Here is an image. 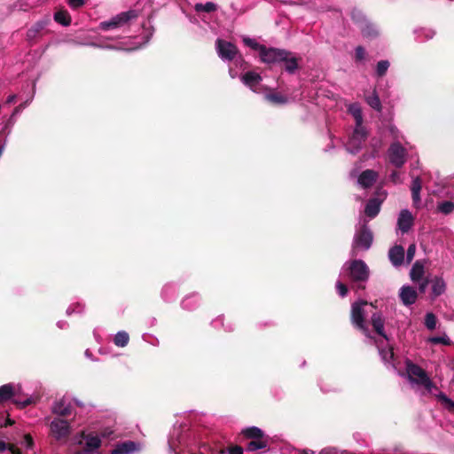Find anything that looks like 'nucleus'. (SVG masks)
<instances>
[{"instance_id": "f257e3e1", "label": "nucleus", "mask_w": 454, "mask_h": 454, "mask_svg": "<svg viewBox=\"0 0 454 454\" xmlns=\"http://www.w3.org/2000/svg\"><path fill=\"white\" fill-rule=\"evenodd\" d=\"M369 268L362 260L346 262L340 270V278H348L351 281L357 283L358 289L364 288L363 283L369 278Z\"/></svg>"}, {"instance_id": "f03ea898", "label": "nucleus", "mask_w": 454, "mask_h": 454, "mask_svg": "<svg viewBox=\"0 0 454 454\" xmlns=\"http://www.w3.org/2000/svg\"><path fill=\"white\" fill-rule=\"evenodd\" d=\"M372 240L373 236L367 226V222L361 218L354 235L350 252L351 256H356L358 251H367L371 247Z\"/></svg>"}, {"instance_id": "7ed1b4c3", "label": "nucleus", "mask_w": 454, "mask_h": 454, "mask_svg": "<svg viewBox=\"0 0 454 454\" xmlns=\"http://www.w3.org/2000/svg\"><path fill=\"white\" fill-rule=\"evenodd\" d=\"M34 446L32 436L25 434L20 439H14L12 443L0 441V454H35Z\"/></svg>"}, {"instance_id": "20e7f679", "label": "nucleus", "mask_w": 454, "mask_h": 454, "mask_svg": "<svg viewBox=\"0 0 454 454\" xmlns=\"http://www.w3.org/2000/svg\"><path fill=\"white\" fill-rule=\"evenodd\" d=\"M406 372L411 384L423 387L427 393H432L436 388L426 371L411 361L406 362Z\"/></svg>"}, {"instance_id": "39448f33", "label": "nucleus", "mask_w": 454, "mask_h": 454, "mask_svg": "<svg viewBox=\"0 0 454 454\" xmlns=\"http://www.w3.org/2000/svg\"><path fill=\"white\" fill-rule=\"evenodd\" d=\"M138 17V12L136 10H129L122 12L115 16H113L108 20L101 21L98 24V29L103 31L115 30L121 28L128 25L131 20Z\"/></svg>"}, {"instance_id": "423d86ee", "label": "nucleus", "mask_w": 454, "mask_h": 454, "mask_svg": "<svg viewBox=\"0 0 454 454\" xmlns=\"http://www.w3.org/2000/svg\"><path fill=\"white\" fill-rule=\"evenodd\" d=\"M369 306L372 307V304L360 301L354 302L351 307V322L366 337H370L369 329L364 323V317L367 314L365 308Z\"/></svg>"}, {"instance_id": "0eeeda50", "label": "nucleus", "mask_w": 454, "mask_h": 454, "mask_svg": "<svg viewBox=\"0 0 454 454\" xmlns=\"http://www.w3.org/2000/svg\"><path fill=\"white\" fill-rule=\"evenodd\" d=\"M73 403L79 407L83 406L82 402L78 399H71L70 397L64 395L52 403L51 412L61 417L69 416L73 412Z\"/></svg>"}, {"instance_id": "6e6552de", "label": "nucleus", "mask_w": 454, "mask_h": 454, "mask_svg": "<svg viewBox=\"0 0 454 454\" xmlns=\"http://www.w3.org/2000/svg\"><path fill=\"white\" fill-rule=\"evenodd\" d=\"M50 434L58 442L66 441L71 434V426L67 420L55 418L50 423Z\"/></svg>"}, {"instance_id": "1a4fd4ad", "label": "nucleus", "mask_w": 454, "mask_h": 454, "mask_svg": "<svg viewBox=\"0 0 454 454\" xmlns=\"http://www.w3.org/2000/svg\"><path fill=\"white\" fill-rule=\"evenodd\" d=\"M387 155L392 165L402 168L406 162L407 151L399 142H394L388 148Z\"/></svg>"}, {"instance_id": "9d476101", "label": "nucleus", "mask_w": 454, "mask_h": 454, "mask_svg": "<svg viewBox=\"0 0 454 454\" xmlns=\"http://www.w3.org/2000/svg\"><path fill=\"white\" fill-rule=\"evenodd\" d=\"M261 61L269 64H278L282 63L283 59H286V51L278 48H267L264 46L262 48V51L259 54Z\"/></svg>"}, {"instance_id": "9b49d317", "label": "nucleus", "mask_w": 454, "mask_h": 454, "mask_svg": "<svg viewBox=\"0 0 454 454\" xmlns=\"http://www.w3.org/2000/svg\"><path fill=\"white\" fill-rule=\"evenodd\" d=\"M215 49L219 58L223 61H231L238 55L237 47L225 40L217 39L215 42Z\"/></svg>"}, {"instance_id": "f8f14e48", "label": "nucleus", "mask_w": 454, "mask_h": 454, "mask_svg": "<svg viewBox=\"0 0 454 454\" xmlns=\"http://www.w3.org/2000/svg\"><path fill=\"white\" fill-rule=\"evenodd\" d=\"M366 138V131L364 126H356L354 132L348 139L346 148L350 153H356L362 147Z\"/></svg>"}, {"instance_id": "ddd939ff", "label": "nucleus", "mask_w": 454, "mask_h": 454, "mask_svg": "<svg viewBox=\"0 0 454 454\" xmlns=\"http://www.w3.org/2000/svg\"><path fill=\"white\" fill-rule=\"evenodd\" d=\"M352 18L358 23L359 29L364 37L373 38L378 35L376 27L369 22L362 13L355 11L352 12Z\"/></svg>"}, {"instance_id": "4468645a", "label": "nucleus", "mask_w": 454, "mask_h": 454, "mask_svg": "<svg viewBox=\"0 0 454 454\" xmlns=\"http://www.w3.org/2000/svg\"><path fill=\"white\" fill-rule=\"evenodd\" d=\"M242 82L249 87L254 92L262 93L263 91L262 87L261 86L262 76L254 72L248 71L241 75L240 77Z\"/></svg>"}, {"instance_id": "2eb2a0df", "label": "nucleus", "mask_w": 454, "mask_h": 454, "mask_svg": "<svg viewBox=\"0 0 454 454\" xmlns=\"http://www.w3.org/2000/svg\"><path fill=\"white\" fill-rule=\"evenodd\" d=\"M413 222L414 218L408 209L401 210L397 219V226L403 233L407 232L411 228Z\"/></svg>"}, {"instance_id": "dca6fc26", "label": "nucleus", "mask_w": 454, "mask_h": 454, "mask_svg": "<svg viewBox=\"0 0 454 454\" xmlns=\"http://www.w3.org/2000/svg\"><path fill=\"white\" fill-rule=\"evenodd\" d=\"M400 299L405 306L415 303L418 294L416 290L410 286H403L400 289L399 293Z\"/></svg>"}, {"instance_id": "f3484780", "label": "nucleus", "mask_w": 454, "mask_h": 454, "mask_svg": "<svg viewBox=\"0 0 454 454\" xmlns=\"http://www.w3.org/2000/svg\"><path fill=\"white\" fill-rule=\"evenodd\" d=\"M378 174L376 171L367 169L363 171L357 179L358 184L363 188L371 187L376 181Z\"/></svg>"}, {"instance_id": "a211bd4d", "label": "nucleus", "mask_w": 454, "mask_h": 454, "mask_svg": "<svg viewBox=\"0 0 454 454\" xmlns=\"http://www.w3.org/2000/svg\"><path fill=\"white\" fill-rule=\"evenodd\" d=\"M388 258L395 267L403 264L404 259V249L402 246H395L388 252Z\"/></svg>"}, {"instance_id": "6ab92c4d", "label": "nucleus", "mask_w": 454, "mask_h": 454, "mask_svg": "<svg viewBox=\"0 0 454 454\" xmlns=\"http://www.w3.org/2000/svg\"><path fill=\"white\" fill-rule=\"evenodd\" d=\"M137 449V443L128 441L116 445L112 450V454H133Z\"/></svg>"}, {"instance_id": "aec40b11", "label": "nucleus", "mask_w": 454, "mask_h": 454, "mask_svg": "<svg viewBox=\"0 0 454 454\" xmlns=\"http://www.w3.org/2000/svg\"><path fill=\"white\" fill-rule=\"evenodd\" d=\"M30 102L31 99H27L13 109L12 114H11V116L6 121L4 126V129H11L14 125V123L16 122V116L19 114H20L23 111V109H25L30 104Z\"/></svg>"}, {"instance_id": "412c9836", "label": "nucleus", "mask_w": 454, "mask_h": 454, "mask_svg": "<svg viewBox=\"0 0 454 454\" xmlns=\"http://www.w3.org/2000/svg\"><path fill=\"white\" fill-rule=\"evenodd\" d=\"M380 204L381 202L378 199H371L365 206V215L370 218H374L380 210Z\"/></svg>"}, {"instance_id": "4be33fe9", "label": "nucleus", "mask_w": 454, "mask_h": 454, "mask_svg": "<svg viewBox=\"0 0 454 454\" xmlns=\"http://www.w3.org/2000/svg\"><path fill=\"white\" fill-rule=\"evenodd\" d=\"M84 440L87 451H94L101 445V439L97 434H88L84 435Z\"/></svg>"}, {"instance_id": "5701e85b", "label": "nucleus", "mask_w": 454, "mask_h": 454, "mask_svg": "<svg viewBox=\"0 0 454 454\" xmlns=\"http://www.w3.org/2000/svg\"><path fill=\"white\" fill-rule=\"evenodd\" d=\"M372 325L375 329L376 333L382 336L385 340H387V337L384 333V320L380 314L373 313L372 316Z\"/></svg>"}, {"instance_id": "b1692460", "label": "nucleus", "mask_w": 454, "mask_h": 454, "mask_svg": "<svg viewBox=\"0 0 454 454\" xmlns=\"http://www.w3.org/2000/svg\"><path fill=\"white\" fill-rule=\"evenodd\" d=\"M15 386L12 384H5L0 387V403H4L12 399L15 395Z\"/></svg>"}, {"instance_id": "393cba45", "label": "nucleus", "mask_w": 454, "mask_h": 454, "mask_svg": "<svg viewBox=\"0 0 454 454\" xmlns=\"http://www.w3.org/2000/svg\"><path fill=\"white\" fill-rule=\"evenodd\" d=\"M86 45H90L97 48H102V49H111V50H125V51H131V50H137L140 48L141 45H136V46H124V45H117L114 46L111 44H107L104 43L102 40L100 43H85Z\"/></svg>"}, {"instance_id": "a878e982", "label": "nucleus", "mask_w": 454, "mask_h": 454, "mask_svg": "<svg viewBox=\"0 0 454 454\" xmlns=\"http://www.w3.org/2000/svg\"><path fill=\"white\" fill-rule=\"evenodd\" d=\"M282 63H285V69L289 74H294L298 68L297 59L289 51H286V59Z\"/></svg>"}, {"instance_id": "bb28decb", "label": "nucleus", "mask_w": 454, "mask_h": 454, "mask_svg": "<svg viewBox=\"0 0 454 454\" xmlns=\"http://www.w3.org/2000/svg\"><path fill=\"white\" fill-rule=\"evenodd\" d=\"M423 275H424V265L420 262L417 261L413 264V266L411 270V272H410L411 278L414 282H419L420 280H422Z\"/></svg>"}, {"instance_id": "cd10ccee", "label": "nucleus", "mask_w": 454, "mask_h": 454, "mask_svg": "<svg viewBox=\"0 0 454 454\" xmlns=\"http://www.w3.org/2000/svg\"><path fill=\"white\" fill-rule=\"evenodd\" d=\"M348 113L354 117L356 121V126H363V114L359 104H350L348 106Z\"/></svg>"}, {"instance_id": "c85d7f7f", "label": "nucleus", "mask_w": 454, "mask_h": 454, "mask_svg": "<svg viewBox=\"0 0 454 454\" xmlns=\"http://www.w3.org/2000/svg\"><path fill=\"white\" fill-rule=\"evenodd\" d=\"M200 298L197 294H192L186 296L182 301V307L187 310H193L199 306Z\"/></svg>"}, {"instance_id": "c756f323", "label": "nucleus", "mask_w": 454, "mask_h": 454, "mask_svg": "<svg viewBox=\"0 0 454 454\" xmlns=\"http://www.w3.org/2000/svg\"><path fill=\"white\" fill-rule=\"evenodd\" d=\"M264 97L267 101L275 105H284L288 102L287 97L277 92L266 93Z\"/></svg>"}, {"instance_id": "7c9ffc66", "label": "nucleus", "mask_w": 454, "mask_h": 454, "mask_svg": "<svg viewBox=\"0 0 454 454\" xmlns=\"http://www.w3.org/2000/svg\"><path fill=\"white\" fill-rule=\"evenodd\" d=\"M367 104L374 110L380 112L382 110L380 99L374 90L371 96L365 98Z\"/></svg>"}, {"instance_id": "2f4dec72", "label": "nucleus", "mask_w": 454, "mask_h": 454, "mask_svg": "<svg viewBox=\"0 0 454 454\" xmlns=\"http://www.w3.org/2000/svg\"><path fill=\"white\" fill-rule=\"evenodd\" d=\"M243 434L250 439L255 440V439H262L263 437V432L256 427H247L243 430Z\"/></svg>"}, {"instance_id": "473e14b6", "label": "nucleus", "mask_w": 454, "mask_h": 454, "mask_svg": "<svg viewBox=\"0 0 454 454\" xmlns=\"http://www.w3.org/2000/svg\"><path fill=\"white\" fill-rule=\"evenodd\" d=\"M129 340V334L124 331L118 332L114 339V342L117 347H125L128 345Z\"/></svg>"}, {"instance_id": "72a5a7b5", "label": "nucleus", "mask_w": 454, "mask_h": 454, "mask_svg": "<svg viewBox=\"0 0 454 454\" xmlns=\"http://www.w3.org/2000/svg\"><path fill=\"white\" fill-rule=\"evenodd\" d=\"M54 20L64 26H68L71 22L70 15L66 11H59L54 14Z\"/></svg>"}, {"instance_id": "f704fd0d", "label": "nucleus", "mask_w": 454, "mask_h": 454, "mask_svg": "<svg viewBox=\"0 0 454 454\" xmlns=\"http://www.w3.org/2000/svg\"><path fill=\"white\" fill-rule=\"evenodd\" d=\"M378 348H379V353H380V356H381L382 361L386 364H392V360L394 357V353H393L392 348H381L379 345H378Z\"/></svg>"}, {"instance_id": "c9c22d12", "label": "nucleus", "mask_w": 454, "mask_h": 454, "mask_svg": "<svg viewBox=\"0 0 454 454\" xmlns=\"http://www.w3.org/2000/svg\"><path fill=\"white\" fill-rule=\"evenodd\" d=\"M194 9L198 12H212L216 10V4L212 2H207L206 4H196Z\"/></svg>"}, {"instance_id": "e433bc0d", "label": "nucleus", "mask_w": 454, "mask_h": 454, "mask_svg": "<svg viewBox=\"0 0 454 454\" xmlns=\"http://www.w3.org/2000/svg\"><path fill=\"white\" fill-rule=\"evenodd\" d=\"M267 446V442L262 439L252 440L247 445L248 451H254L260 449H264Z\"/></svg>"}, {"instance_id": "4c0bfd02", "label": "nucleus", "mask_w": 454, "mask_h": 454, "mask_svg": "<svg viewBox=\"0 0 454 454\" xmlns=\"http://www.w3.org/2000/svg\"><path fill=\"white\" fill-rule=\"evenodd\" d=\"M432 291L434 295H441L445 291L444 281L441 278L435 279L433 283Z\"/></svg>"}, {"instance_id": "58836bf2", "label": "nucleus", "mask_w": 454, "mask_h": 454, "mask_svg": "<svg viewBox=\"0 0 454 454\" xmlns=\"http://www.w3.org/2000/svg\"><path fill=\"white\" fill-rule=\"evenodd\" d=\"M435 396L448 410H454V401L450 399L444 393L439 392Z\"/></svg>"}, {"instance_id": "ea45409f", "label": "nucleus", "mask_w": 454, "mask_h": 454, "mask_svg": "<svg viewBox=\"0 0 454 454\" xmlns=\"http://www.w3.org/2000/svg\"><path fill=\"white\" fill-rule=\"evenodd\" d=\"M437 208L441 213L448 215L454 210V203L451 201H443L438 204Z\"/></svg>"}, {"instance_id": "a19ab883", "label": "nucleus", "mask_w": 454, "mask_h": 454, "mask_svg": "<svg viewBox=\"0 0 454 454\" xmlns=\"http://www.w3.org/2000/svg\"><path fill=\"white\" fill-rule=\"evenodd\" d=\"M418 33V39L423 41V40H428L434 37V31L430 28H420L417 31Z\"/></svg>"}, {"instance_id": "79ce46f5", "label": "nucleus", "mask_w": 454, "mask_h": 454, "mask_svg": "<svg viewBox=\"0 0 454 454\" xmlns=\"http://www.w3.org/2000/svg\"><path fill=\"white\" fill-rule=\"evenodd\" d=\"M389 67V62L387 60H380L376 66V74L378 76H383L386 74Z\"/></svg>"}, {"instance_id": "37998d69", "label": "nucleus", "mask_w": 454, "mask_h": 454, "mask_svg": "<svg viewBox=\"0 0 454 454\" xmlns=\"http://www.w3.org/2000/svg\"><path fill=\"white\" fill-rule=\"evenodd\" d=\"M243 42H244V43L247 46H248V47H250V48H252L254 50L258 51L259 54L262 51V48L264 47V45H262V44L258 43L254 39H252V38H249V37H244L243 38Z\"/></svg>"}, {"instance_id": "c03bdc74", "label": "nucleus", "mask_w": 454, "mask_h": 454, "mask_svg": "<svg viewBox=\"0 0 454 454\" xmlns=\"http://www.w3.org/2000/svg\"><path fill=\"white\" fill-rule=\"evenodd\" d=\"M425 325L429 330H434L436 327V317L433 313L426 315Z\"/></svg>"}, {"instance_id": "a18cd8bd", "label": "nucleus", "mask_w": 454, "mask_h": 454, "mask_svg": "<svg viewBox=\"0 0 454 454\" xmlns=\"http://www.w3.org/2000/svg\"><path fill=\"white\" fill-rule=\"evenodd\" d=\"M346 278H340L339 280L336 282V289L340 296L344 297L348 294V288L346 285L343 283V280Z\"/></svg>"}, {"instance_id": "49530a36", "label": "nucleus", "mask_w": 454, "mask_h": 454, "mask_svg": "<svg viewBox=\"0 0 454 454\" xmlns=\"http://www.w3.org/2000/svg\"><path fill=\"white\" fill-rule=\"evenodd\" d=\"M84 305L77 302L76 304L71 305L67 309V314L71 315L73 313H82L83 311Z\"/></svg>"}, {"instance_id": "de8ad7c7", "label": "nucleus", "mask_w": 454, "mask_h": 454, "mask_svg": "<svg viewBox=\"0 0 454 454\" xmlns=\"http://www.w3.org/2000/svg\"><path fill=\"white\" fill-rule=\"evenodd\" d=\"M371 145L373 148V152H372L371 157L374 158V157L377 156L378 152H379V150L380 149V147L382 145V141L380 139H378V138H373L371 141Z\"/></svg>"}, {"instance_id": "09e8293b", "label": "nucleus", "mask_w": 454, "mask_h": 454, "mask_svg": "<svg viewBox=\"0 0 454 454\" xmlns=\"http://www.w3.org/2000/svg\"><path fill=\"white\" fill-rule=\"evenodd\" d=\"M422 188V182L419 177H415L412 180L411 186V192H420Z\"/></svg>"}, {"instance_id": "8fccbe9b", "label": "nucleus", "mask_w": 454, "mask_h": 454, "mask_svg": "<svg viewBox=\"0 0 454 454\" xmlns=\"http://www.w3.org/2000/svg\"><path fill=\"white\" fill-rule=\"evenodd\" d=\"M355 57L356 61H362L365 58V50L362 46H357L355 50Z\"/></svg>"}, {"instance_id": "3c124183", "label": "nucleus", "mask_w": 454, "mask_h": 454, "mask_svg": "<svg viewBox=\"0 0 454 454\" xmlns=\"http://www.w3.org/2000/svg\"><path fill=\"white\" fill-rule=\"evenodd\" d=\"M412 204L416 208H420L422 207L420 192H411Z\"/></svg>"}, {"instance_id": "603ef678", "label": "nucleus", "mask_w": 454, "mask_h": 454, "mask_svg": "<svg viewBox=\"0 0 454 454\" xmlns=\"http://www.w3.org/2000/svg\"><path fill=\"white\" fill-rule=\"evenodd\" d=\"M415 253H416V245L415 244H411L407 249V253H406V258H407V262L408 263L411 262L414 256H415Z\"/></svg>"}, {"instance_id": "864d4df0", "label": "nucleus", "mask_w": 454, "mask_h": 454, "mask_svg": "<svg viewBox=\"0 0 454 454\" xmlns=\"http://www.w3.org/2000/svg\"><path fill=\"white\" fill-rule=\"evenodd\" d=\"M389 178H390V181L393 182L394 184L403 183V179L401 178V175L398 171H393L390 174Z\"/></svg>"}, {"instance_id": "5fc2aeb1", "label": "nucleus", "mask_w": 454, "mask_h": 454, "mask_svg": "<svg viewBox=\"0 0 454 454\" xmlns=\"http://www.w3.org/2000/svg\"><path fill=\"white\" fill-rule=\"evenodd\" d=\"M429 341L434 344H448L449 340L446 337H432L429 339Z\"/></svg>"}, {"instance_id": "6e6d98bb", "label": "nucleus", "mask_w": 454, "mask_h": 454, "mask_svg": "<svg viewBox=\"0 0 454 454\" xmlns=\"http://www.w3.org/2000/svg\"><path fill=\"white\" fill-rule=\"evenodd\" d=\"M47 25V21H40V22H37L32 28H30L31 30H35V32H36L37 34H39L42 30L44 29L45 26Z\"/></svg>"}, {"instance_id": "4d7b16f0", "label": "nucleus", "mask_w": 454, "mask_h": 454, "mask_svg": "<svg viewBox=\"0 0 454 454\" xmlns=\"http://www.w3.org/2000/svg\"><path fill=\"white\" fill-rule=\"evenodd\" d=\"M87 0H68V4L72 8H79L82 6Z\"/></svg>"}, {"instance_id": "13d9d810", "label": "nucleus", "mask_w": 454, "mask_h": 454, "mask_svg": "<svg viewBox=\"0 0 454 454\" xmlns=\"http://www.w3.org/2000/svg\"><path fill=\"white\" fill-rule=\"evenodd\" d=\"M174 289L175 288L172 286H165L162 289V296L164 297V299H166L168 301L170 300V297H168V291L174 292L175 291Z\"/></svg>"}, {"instance_id": "bf43d9fd", "label": "nucleus", "mask_w": 454, "mask_h": 454, "mask_svg": "<svg viewBox=\"0 0 454 454\" xmlns=\"http://www.w3.org/2000/svg\"><path fill=\"white\" fill-rule=\"evenodd\" d=\"M230 454H243V449L239 446H234L229 449Z\"/></svg>"}, {"instance_id": "052dcab7", "label": "nucleus", "mask_w": 454, "mask_h": 454, "mask_svg": "<svg viewBox=\"0 0 454 454\" xmlns=\"http://www.w3.org/2000/svg\"><path fill=\"white\" fill-rule=\"evenodd\" d=\"M114 434V431L110 428H106L101 432V437L103 438H110L112 434Z\"/></svg>"}, {"instance_id": "680f3d73", "label": "nucleus", "mask_w": 454, "mask_h": 454, "mask_svg": "<svg viewBox=\"0 0 454 454\" xmlns=\"http://www.w3.org/2000/svg\"><path fill=\"white\" fill-rule=\"evenodd\" d=\"M389 131L391 132V134L393 135L394 138H398L399 136H398V130L394 126H390L389 127Z\"/></svg>"}, {"instance_id": "e2e57ef3", "label": "nucleus", "mask_w": 454, "mask_h": 454, "mask_svg": "<svg viewBox=\"0 0 454 454\" xmlns=\"http://www.w3.org/2000/svg\"><path fill=\"white\" fill-rule=\"evenodd\" d=\"M17 96L15 94L10 95L6 98V104H12L15 102Z\"/></svg>"}, {"instance_id": "0e129e2a", "label": "nucleus", "mask_w": 454, "mask_h": 454, "mask_svg": "<svg viewBox=\"0 0 454 454\" xmlns=\"http://www.w3.org/2000/svg\"><path fill=\"white\" fill-rule=\"evenodd\" d=\"M14 403H20V404H21L23 407H25V406H27V405H28V404H30V403H31V399H30V398H27V399H26V400H25V401H23V402H19L18 400H14Z\"/></svg>"}, {"instance_id": "69168bd1", "label": "nucleus", "mask_w": 454, "mask_h": 454, "mask_svg": "<svg viewBox=\"0 0 454 454\" xmlns=\"http://www.w3.org/2000/svg\"><path fill=\"white\" fill-rule=\"evenodd\" d=\"M36 35H37V33H36V32H35V30H31V29H29V30L27 31V37H28V39L32 40V39L35 38V37H36Z\"/></svg>"}, {"instance_id": "338daca9", "label": "nucleus", "mask_w": 454, "mask_h": 454, "mask_svg": "<svg viewBox=\"0 0 454 454\" xmlns=\"http://www.w3.org/2000/svg\"><path fill=\"white\" fill-rule=\"evenodd\" d=\"M427 286V280H421V283H419V290L420 292H424Z\"/></svg>"}, {"instance_id": "774afa93", "label": "nucleus", "mask_w": 454, "mask_h": 454, "mask_svg": "<svg viewBox=\"0 0 454 454\" xmlns=\"http://www.w3.org/2000/svg\"><path fill=\"white\" fill-rule=\"evenodd\" d=\"M57 325H58V327H59V328H60V329H64V328H66V327H67V323L66 321H59V322L57 323Z\"/></svg>"}]
</instances>
